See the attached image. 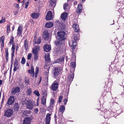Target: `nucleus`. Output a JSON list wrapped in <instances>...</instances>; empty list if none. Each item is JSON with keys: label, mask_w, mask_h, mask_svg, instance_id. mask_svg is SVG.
Wrapping results in <instances>:
<instances>
[{"label": "nucleus", "mask_w": 124, "mask_h": 124, "mask_svg": "<svg viewBox=\"0 0 124 124\" xmlns=\"http://www.w3.org/2000/svg\"><path fill=\"white\" fill-rule=\"evenodd\" d=\"M65 33L64 31H60L57 32V35L58 37L59 38V41H57L55 42V44L56 45H62V46L64 47V45L62 44V41L64 40L65 39Z\"/></svg>", "instance_id": "f257e3e1"}, {"label": "nucleus", "mask_w": 124, "mask_h": 124, "mask_svg": "<svg viewBox=\"0 0 124 124\" xmlns=\"http://www.w3.org/2000/svg\"><path fill=\"white\" fill-rule=\"evenodd\" d=\"M39 46H36L32 49V52L33 54H34V60H36L38 58V54L39 50Z\"/></svg>", "instance_id": "f03ea898"}, {"label": "nucleus", "mask_w": 124, "mask_h": 124, "mask_svg": "<svg viewBox=\"0 0 124 124\" xmlns=\"http://www.w3.org/2000/svg\"><path fill=\"white\" fill-rule=\"evenodd\" d=\"M5 116L9 118L11 117L13 114V110L11 109H9L5 110L4 111Z\"/></svg>", "instance_id": "7ed1b4c3"}, {"label": "nucleus", "mask_w": 124, "mask_h": 124, "mask_svg": "<svg viewBox=\"0 0 124 124\" xmlns=\"http://www.w3.org/2000/svg\"><path fill=\"white\" fill-rule=\"evenodd\" d=\"M59 81L58 80H56L54 82L50 88L53 91L56 90L58 86V83Z\"/></svg>", "instance_id": "20e7f679"}, {"label": "nucleus", "mask_w": 124, "mask_h": 124, "mask_svg": "<svg viewBox=\"0 0 124 124\" xmlns=\"http://www.w3.org/2000/svg\"><path fill=\"white\" fill-rule=\"evenodd\" d=\"M25 102L27 108L30 109H31L33 107V102L31 100H29L28 101L25 100Z\"/></svg>", "instance_id": "39448f33"}, {"label": "nucleus", "mask_w": 124, "mask_h": 124, "mask_svg": "<svg viewBox=\"0 0 124 124\" xmlns=\"http://www.w3.org/2000/svg\"><path fill=\"white\" fill-rule=\"evenodd\" d=\"M60 71V69L58 67H56L54 68V75L56 79H58L57 77L59 75Z\"/></svg>", "instance_id": "423d86ee"}, {"label": "nucleus", "mask_w": 124, "mask_h": 124, "mask_svg": "<svg viewBox=\"0 0 124 124\" xmlns=\"http://www.w3.org/2000/svg\"><path fill=\"white\" fill-rule=\"evenodd\" d=\"M20 90V88L19 87H14L12 89L11 93L12 94H14L16 93H19Z\"/></svg>", "instance_id": "0eeeda50"}, {"label": "nucleus", "mask_w": 124, "mask_h": 124, "mask_svg": "<svg viewBox=\"0 0 124 124\" xmlns=\"http://www.w3.org/2000/svg\"><path fill=\"white\" fill-rule=\"evenodd\" d=\"M69 45L71 47V48L72 50H74L76 46L77 45V42L74 41L72 40L70 41L69 43Z\"/></svg>", "instance_id": "6e6552de"}, {"label": "nucleus", "mask_w": 124, "mask_h": 124, "mask_svg": "<svg viewBox=\"0 0 124 124\" xmlns=\"http://www.w3.org/2000/svg\"><path fill=\"white\" fill-rule=\"evenodd\" d=\"M53 17L52 12L50 11L48 12L46 17V20H50Z\"/></svg>", "instance_id": "1a4fd4ad"}, {"label": "nucleus", "mask_w": 124, "mask_h": 124, "mask_svg": "<svg viewBox=\"0 0 124 124\" xmlns=\"http://www.w3.org/2000/svg\"><path fill=\"white\" fill-rule=\"evenodd\" d=\"M37 34L36 33L34 35V41L35 43L37 44H39L41 43V38L39 37L37 41H36L37 39Z\"/></svg>", "instance_id": "9d476101"}, {"label": "nucleus", "mask_w": 124, "mask_h": 124, "mask_svg": "<svg viewBox=\"0 0 124 124\" xmlns=\"http://www.w3.org/2000/svg\"><path fill=\"white\" fill-rule=\"evenodd\" d=\"M44 51L46 52H48L50 50L51 48V46L49 45L46 44L43 47Z\"/></svg>", "instance_id": "9b49d317"}, {"label": "nucleus", "mask_w": 124, "mask_h": 124, "mask_svg": "<svg viewBox=\"0 0 124 124\" xmlns=\"http://www.w3.org/2000/svg\"><path fill=\"white\" fill-rule=\"evenodd\" d=\"M42 37L45 40H47L49 37L48 32L46 31H44L43 33Z\"/></svg>", "instance_id": "f8f14e48"}, {"label": "nucleus", "mask_w": 124, "mask_h": 124, "mask_svg": "<svg viewBox=\"0 0 124 124\" xmlns=\"http://www.w3.org/2000/svg\"><path fill=\"white\" fill-rule=\"evenodd\" d=\"M14 97L13 96H11L10 97L7 103L8 105H11L14 103Z\"/></svg>", "instance_id": "ddd939ff"}, {"label": "nucleus", "mask_w": 124, "mask_h": 124, "mask_svg": "<svg viewBox=\"0 0 124 124\" xmlns=\"http://www.w3.org/2000/svg\"><path fill=\"white\" fill-rule=\"evenodd\" d=\"M34 69L32 66H31V70H28L29 73L31 74V76L32 77H33L34 76Z\"/></svg>", "instance_id": "4468645a"}, {"label": "nucleus", "mask_w": 124, "mask_h": 124, "mask_svg": "<svg viewBox=\"0 0 124 124\" xmlns=\"http://www.w3.org/2000/svg\"><path fill=\"white\" fill-rule=\"evenodd\" d=\"M51 114H47L46 116V124H49L50 120V116Z\"/></svg>", "instance_id": "2eb2a0df"}, {"label": "nucleus", "mask_w": 124, "mask_h": 124, "mask_svg": "<svg viewBox=\"0 0 124 124\" xmlns=\"http://www.w3.org/2000/svg\"><path fill=\"white\" fill-rule=\"evenodd\" d=\"M5 39V37L4 36H2L0 38V42L1 45V50L4 47V41Z\"/></svg>", "instance_id": "dca6fc26"}, {"label": "nucleus", "mask_w": 124, "mask_h": 124, "mask_svg": "<svg viewBox=\"0 0 124 124\" xmlns=\"http://www.w3.org/2000/svg\"><path fill=\"white\" fill-rule=\"evenodd\" d=\"M74 30L76 32H78L79 30L78 25L75 23L74 24L72 25Z\"/></svg>", "instance_id": "f3484780"}, {"label": "nucleus", "mask_w": 124, "mask_h": 124, "mask_svg": "<svg viewBox=\"0 0 124 124\" xmlns=\"http://www.w3.org/2000/svg\"><path fill=\"white\" fill-rule=\"evenodd\" d=\"M19 66L18 64V62L17 61L15 60L14 62V68L13 70L14 71H16L18 69Z\"/></svg>", "instance_id": "a211bd4d"}, {"label": "nucleus", "mask_w": 124, "mask_h": 124, "mask_svg": "<svg viewBox=\"0 0 124 124\" xmlns=\"http://www.w3.org/2000/svg\"><path fill=\"white\" fill-rule=\"evenodd\" d=\"M72 55H74V62H71L70 64V65L71 67H72V69L73 70H74V68L75 67H76V60H75V59H76V56H75V54H72Z\"/></svg>", "instance_id": "6ab92c4d"}, {"label": "nucleus", "mask_w": 124, "mask_h": 124, "mask_svg": "<svg viewBox=\"0 0 124 124\" xmlns=\"http://www.w3.org/2000/svg\"><path fill=\"white\" fill-rule=\"evenodd\" d=\"M31 17L33 19H36L38 17L39 14L38 13H33L31 14Z\"/></svg>", "instance_id": "aec40b11"}, {"label": "nucleus", "mask_w": 124, "mask_h": 124, "mask_svg": "<svg viewBox=\"0 0 124 124\" xmlns=\"http://www.w3.org/2000/svg\"><path fill=\"white\" fill-rule=\"evenodd\" d=\"M30 119L29 118H26L23 120V124H30Z\"/></svg>", "instance_id": "412c9836"}, {"label": "nucleus", "mask_w": 124, "mask_h": 124, "mask_svg": "<svg viewBox=\"0 0 124 124\" xmlns=\"http://www.w3.org/2000/svg\"><path fill=\"white\" fill-rule=\"evenodd\" d=\"M74 77V74L73 72L70 73L68 77V80L70 82L72 80Z\"/></svg>", "instance_id": "4be33fe9"}, {"label": "nucleus", "mask_w": 124, "mask_h": 124, "mask_svg": "<svg viewBox=\"0 0 124 124\" xmlns=\"http://www.w3.org/2000/svg\"><path fill=\"white\" fill-rule=\"evenodd\" d=\"M67 16L68 14L67 13H63L61 15V18L63 21H65L67 18Z\"/></svg>", "instance_id": "5701e85b"}, {"label": "nucleus", "mask_w": 124, "mask_h": 124, "mask_svg": "<svg viewBox=\"0 0 124 124\" xmlns=\"http://www.w3.org/2000/svg\"><path fill=\"white\" fill-rule=\"evenodd\" d=\"M53 25V23L50 22H48L46 23L45 24L46 27L48 28H51L52 27Z\"/></svg>", "instance_id": "b1692460"}, {"label": "nucleus", "mask_w": 124, "mask_h": 124, "mask_svg": "<svg viewBox=\"0 0 124 124\" xmlns=\"http://www.w3.org/2000/svg\"><path fill=\"white\" fill-rule=\"evenodd\" d=\"M82 9L83 7L81 5H78L76 10L77 12L78 13H80L81 12Z\"/></svg>", "instance_id": "393cba45"}, {"label": "nucleus", "mask_w": 124, "mask_h": 124, "mask_svg": "<svg viewBox=\"0 0 124 124\" xmlns=\"http://www.w3.org/2000/svg\"><path fill=\"white\" fill-rule=\"evenodd\" d=\"M64 59V58L62 57L59 59H57L55 61V63H62L63 62Z\"/></svg>", "instance_id": "a878e982"}, {"label": "nucleus", "mask_w": 124, "mask_h": 124, "mask_svg": "<svg viewBox=\"0 0 124 124\" xmlns=\"http://www.w3.org/2000/svg\"><path fill=\"white\" fill-rule=\"evenodd\" d=\"M56 0H51L50 1V6L54 7L55 6Z\"/></svg>", "instance_id": "bb28decb"}, {"label": "nucleus", "mask_w": 124, "mask_h": 124, "mask_svg": "<svg viewBox=\"0 0 124 124\" xmlns=\"http://www.w3.org/2000/svg\"><path fill=\"white\" fill-rule=\"evenodd\" d=\"M46 96H43L41 98V103L43 105L46 104Z\"/></svg>", "instance_id": "cd10ccee"}, {"label": "nucleus", "mask_w": 124, "mask_h": 124, "mask_svg": "<svg viewBox=\"0 0 124 124\" xmlns=\"http://www.w3.org/2000/svg\"><path fill=\"white\" fill-rule=\"evenodd\" d=\"M45 59L46 61L47 62H49L50 61V59L49 54H46L45 55Z\"/></svg>", "instance_id": "c85d7f7f"}, {"label": "nucleus", "mask_w": 124, "mask_h": 124, "mask_svg": "<svg viewBox=\"0 0 124 124\" xmlns=\"http://www.w3.org/2000/svg\"><path fill=\"white\" fill-rule=\"evenodd\" d=\"M65 109V107L63 105H62L59 108V111L60 112L63 113L64 112Z\"/></svg>", "instance_id": "c756f323"}, {"label": "nucleus", "mask_w": 124, "mask_h": 124, "mask_svg": "<svg viewBox=\"0 0 124 124\" xmlns=\"http://www.w3.org/2000/svg\"><path fill=\"white\" fill-rule=\"evenodd\" d=\"M11 54H12V56H11V68L13 64V62L14 60V51H11Z\"/></svg>", "instance_id": "7c9ffc66"}, {"label": "nucleus", "mask_w": 124, "mask_h": 124, "mask_svg": "<svg viewBox=\"0 0 124 124\" xmlns=\"http://www.w3.org/2000/svg\"><path fill=\"white\" fill-rule=\"evenodd\" d=\"M69 6L67 4L65 3L63 5V9L64 10L68 9L69 8Z\"/></svg>", "instance_id": "2f4dec72"}, {"label": "nucleus", "mask_w": 124, "mask_h": 124, "mask_svg": "<svg viewBox=\"0 0 124 124\" xmlns=\"http://www.w3.org/2000/svg\"><path fill=\"white\" fill-rule=\"evenodd\" d=\"M79 35L78 33L74 35V39L75 41L78 40L79 39Z\"/></svg>", "instance_id": "473e14b6"}, {"label": "nucleus", "mask_w": 124, "mask_h": 124, "mask_svg": "<svg viewBox=\"0 0 124 124\" xmlns=\"http://www.w3.org/2000/svg\"><path fill=\"white\" fill-rule=\"evenodd\" d=\"M14 108L15 111H17L19 109V107L18 104L16 103L15 104Z\"/></svg>", "instance_id": "72a5a7b5"}, {"label": "nucleus", "mask_w": 124, "mask_h": 124, "mask_svg": "<svg viewBox=\"0 0 124 124\" xmlns=\"http://www.w3.org/2000/svg\"><path fill=\"white\" fill-rule=\"evenodd\" d=\"M54 99H51L50 102V107H52L53 106V105L54 103Z\"/></svg>", "instance_id": "f704fd0d"}, {"label": "nucleus", "mask_w": 124, "mask_h": 124, "mask_svg": "<svg viewBox=\"0 0 124 124\" xmlns=\"http://www.w3.org/2000/svg\"><path fill=\"white\" fill-rule=\"evenodd\" d=\"M23 28V25H19L17 31L22 32Z\"/></svg>", "instance_id": "c9c22d12"}, {"label": "nucleus", "mask_w": 124, "mask_h": 124, "mask_svg": "<svg viewBox=\"0 0 124 124\" xmlns=\"http://www.w3.org/2000/svg\"><path fill=\"white\" fill-rule=\"evenodd\" d=\"M24 46L26 50H27L28 49V43L26 41H24Z\"/></svg>", "instance_id": "e433bc0d"}, {"label": "nucleus", "mask_w": 124, "mask_h": 124, "mask_svg": "<svg viewBox=\"0 0 124 124\" xmlns=\"http://www.w3.org/2000/svg\"><path fill=\"white\" fill-rule=\"evenodd\" d=\"M33 93L34 94L36 95L37 96L39 97L40 96V94L39 92L37 90H35L33 92Z\"/></svg>", "instance_id": "4c0bfd02"}, {"label": "nucleus", "mask_w": 124, "mask_h": 124, "mask_svg": "<svg viewBox=\"0 0 124 124\" xmlns=\"http://www.w3.org/2000/svg\"><path fill=\"white\" fill-rule=\"evenodd\" d=\"M32 93V90L31 89L29 88L27 89V93L28 95H30Z\"/></svg>", "instance_id": "58836bf2"}, {"label": "nucleus", "mask_w": 124, "mask_h": 124, "mask_svg": "<svg viewBox=\"0 0 124 124\" xmlns=\"http://www.w3.org/2000/svg\"><path fill=\"white\" fill-rule=\"evenodd\" d=\"M39 68L37 67L35 69L36 72L35 75V77H37V74L39 72Z\"/></svg>", "instance_id": "ea45409f"}, {"label": "nucleus", "mask_w": 124, "mask_h": 124, "mask_svg": "<svg viewBox=\"0 0 124 124\" xmlns=\"http://www.w3.org/2000/svg\"><path fill=\"white\" fill-rule=\"evenodd\" d=\"M32 54L31 53H29L27 55V59L28 60H31L32 57Z\"/></svg>", "instance_id": "a19ab883"}, {"label": "nucleus", "mask_w": 124, "mask_h": 124, "mask_svg": "<svg viewBox=\"0 0 124 124\" xmlns=\"http://www.w3.org/2000/svg\"><path fill=\"white\" fill-rule=\"evenodd\" d=\"M42 93L44 95V96H46V97L47 95V92L46 90H43Z\"/></svg>", "instance_id": "79ce46f5"}, {"label": "nucleus", "mask_w": 124, "mask_h": 124, "mask_svg": "<svg viewBox=\"0 0 124 124\" xmlns=\"http://www.w3.org/2000/svg\"><path fill=\"white\" fill-rule=\"evenodd\" d=\"M25 60L24 57H23L22 59L21 63L23 64H24L25 62Z\"/></svg>", "instance_id": "37998d69"}, {"label": "nucleus", "mask_w": 124, "mask_h": 124, "mask_svg": "<svg viewBox=\"0 0 124 124\" xmlns=\"http://www.w3.org/2000/svg\"><path fill=\"white\" fill-rule=\"evenodd\" d=\"M46 71L44 73V75L46 76V77H48V74L49 73V70L48 69H46Z\"/></svg>", "instance_id": "c03bdc74"}, {"label": "nucleus", "mask_w": 124, "mask_h": 124, "mask_svg": "<svg viewBox=\"0 0 124 124\" xmlns=\"http://www.w3.org/2000/svg\"><path fill=\"white\" fill-rule=\"evenodd\" d=\"M62 96H60L59 97L58 102L59 103H60L62 101Z\"/></svg>", "instance_id": "a18cd8bd"}, {"label": "nucleus", "mask_w": 124, "mask_h": 124, "mask_svg": "<svg viewBox=\"0 0 124 124\" xmlns=\"http://www.w3.org/2000/svg\"><path fill=\"white\" fill-rule=\"evenodd\" d=\"M22 34V32L17 31V36L18 37L20 36Z\"/></svg>", "instance_id": "49530a36"}, {"label": "nucleus", "mask_w": 124, "mask_h": 124, "mask_svg": "<svg viewBox=\"0 0 124 124\" xmlns=\"http://www.w3.org/2000/svg\"><path fill=\"white\" fill-rule=\"evenodd\" d=\"M21 113L23 114V115L25 116H27V112L26 111L23 110L21 112Z\"/></svg>", "instance_id": "de8ad7c7"}, {"label": "nucleus", "mask_w": 124, "mask_h": 124, "mask_svg": "<svg viewBox=\"0 0 124 124\" xmlns=\"http://www.w3.org/2000/svg\"><path fill=\"white\" fill-rule=\"evenodd\" d=\"M14 39V37H12L11 39L10 40L9 42V43L10 44H12L13 43Z\"/></svg>", "instance_id": "09e8293b"}, {"label": "nucleus", "mask_w": 124, "mask_h": 124, "mask_svg": "<svg viewBox=\"0 0 124 124\" xmlns=\"http://www.w3.org/2000/svg\"><path fill=\"white\" fill-rule=\"evenodd\" d=\"M34 112L35 114H37L38 112V108H34Z\"/></svg>", "instance_id": "8fccbe9b"}, {"label": "nucleus", "mask_w": 124, "mask_h": 124, "mask_svg": "<svg viewBox=\"0 0 124 124\" xmlns=\"http://www.w3.org/2000/svg\"><path fill=\"white\" fill-rule=\"evenodd\" d=\"M29 3V0H28L27 2H26L25 4V8H27L28 6Z\"/></svg>", "instance_id": "3c124183"}, {"label": "nucleus", "mask_w": 124, "mask_h": 124, "mask_svg": "<svg viewBox=\"0 0 124 124\" xmlns=\"http://www.w3.org/2000/svg\"><path fill=\"white\" fill-rule=\"evenodd\" d=\"M7 32L8 33H9L10 32V27L8 25L7 26Z\"/></svg>", "instance_id": "603ef678"}, {"label": "nucleus", "mask_w": 124, "mask_h": 124, "mask_svg": "<svg viewBox=\"0 0 124 124\" xmlns=\"http://www.w3.org/2000/svg\"><path fill=\"white\" fill-rule=\"evenodd\" d=\"M15 50V46L13 45L12 48H11V51H14V50Z\"/></svg>", "instance_id": "864d4df0"}, {"label": "nucleus", "mask_w": 124, "mask_h": 124, "mask_svg": "<svg viewBox=\"0 0 124 124\" xmlns=\"http://www.w3.org/2000/svg\"><path fill=\"white\" fill-rule=\"evenodd\" d=\"M5 22V19H2L0 21V23H4Z\"/></svg>", "instance_id": "5fc2aeb1"}, {"label": "nucleus", "mask_w": 124, "mask_h": 124, "mask_svg": "<svg viewBox=\"0 0 124 124\" xmlns=\"http://www.w3.org/2000/svg\"><path fill=\"white\" fill-rule=\"evenodd\" d=\"M68 101L67 99H64L63 101V102L64 103V104L65 105H66V103Z\"/></svg>", "instance_id": "6e6d98bb"}, {"label": "nucleus", "mask_w": 124, "mask_h": 124, "mask_svg": "<svg viewBox=\"0 0 124 124\" xmlns=\"http://www.w3.org/2000/svg\"><path fill=\"white\" fill-rule=\"evenodd\" d=\"M57 49V50H56V49H55L54 50L55 52H56V53H57L60 50H61V49H59L58 48V49Z\"/></svg>", "instance_id": "4d7b16f0"}, {"label": "nucleus", "mask_w": 124, "mask_h": 124, "mask_svg": "<svg viewBox=\"0 0 124 124\" xmlns=\"http://www.w3.org/2000/svg\"><path fill=\"white\" fill-rule=\"evenodd\" d=\"M39 99H38L37 100V106H38L39 105Z\"/></svg>", "instance_id": "13d9d810"}, {"label": "nucleus", "mask_w": 124, "mask_h": 124, "mask_svg": "<svg viewBox=\"0 0 124 124\" xmlns=\"http://www.w3.org/2000/svg\"><path fill=\"white\" fill-rule=\"evenodd\" d=\"M5 53H6L8 52V48H6L5 50Z\"/></svg>", "instance_id": "bf43d9fd"}, {"label": "nucleus", "mask_w": 124, "mask_h": 124, "mask_svg": "<svg viewBox=\"0 0 124 124\" xmlns=\"http://www.w3.org/2000/svg\"><path fill=\"white\" fill-rule=\"evenodd\" d=\"M15 6V7L16 8H18L19 7V5L17 4H16Z\"/></svg>", "instance_id": "052dcab7"}, {"label": "nucleus", "mask_w": 124, "mask_h": 124, "mask_svg": "<svg viewBox=\"0 0 124 124\" xmlns=\"http://www.w3.org/2000/svg\"><path fill=\"white\" fill-rule=\"evenodd\" d=\"M29 81L28 80H25V83H26L27 84H29Z\"/></svg>", "instance_id": "680f3d73"}, {"label": "nucleus", "mask_w": 124, "mask_h": 124, "mask_svg": "<svg viewBox=\"0 0 124 124\" xmlns=\"http://www.w3.org/2000/svg\"><path fill=\"white\" fill-rule=\"evenodd\" d=\"M2 83V81L1 80H0V85H1Z\"/></svg>", "instance_id": "e2e57ef3"}, {"label": "nucleus", "mask_w": 124, "mask_h": 124, "mask_svg": "<svg viewBox=\"0 0 124 124\" xmlns=\"http://www.w3.org/2000/svg\"><path fill=\"white\" fill-rule=\"evenodd\" d=\"M6 58L7 60H8V55H6Z\"/></svg>", "instance_id": "0e129e2a"}, {"label": "nucleus", "mask_w": 124, "mask_h": 124, "mask_svg": "<svg viewBox=\"0 0 124 124\" xmlns=\"http://www.w3.org/2000/svg\"><path fill=\"white\" fill-rule=\"evenodd\" d=\"M77 4V1H75L74 3V5H75Z\"/></svg>", "instance_id": "69168bd1"}, {"label": "nucleus", "mask_w": 124, "mask_h": 124, "mask_svg": "<svg viewBox=\"0 0 124 124\" xmlns=\"http://www.w3.org/2000/svg\"><path fill=\"white\" fill-rule=\"evenodd\" d=\"M65 59L66 61H67L68 59V58L67 56H66V57H65Z\"/></svg>", "instance_id": "338daca9"}, {"label": "nucleus", "mask_w": 124, "mask_h": 124, "mask_svg": "<svg viewBox=\"0 0 124 124\" xmlns=\"http://www.w3.org/2000/svg\"><path fill=\"white\" fill-rule=\"evenodd\" d=\"M26 65L27 66H29V63L27 62L26 63Z\"/></svg>", "instance_id": "774afa93"}]
</instances>
